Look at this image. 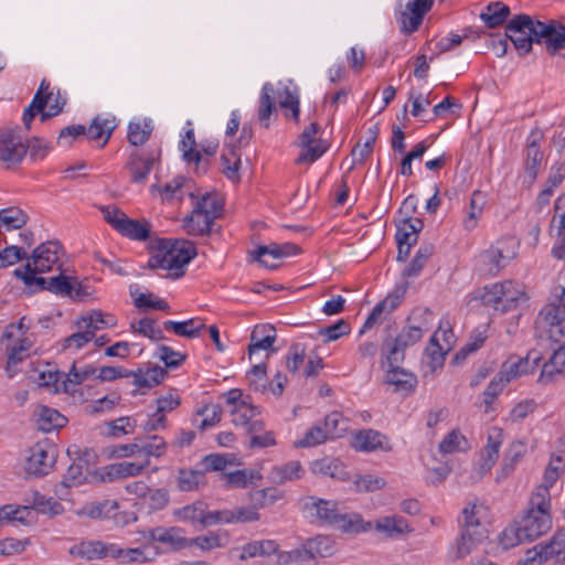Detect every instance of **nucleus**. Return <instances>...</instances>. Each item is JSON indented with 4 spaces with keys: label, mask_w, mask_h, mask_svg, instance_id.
I'll use <instances>...</instances> for the list:
<instances>
[{
    "label": "nucleus",
    "mask_w": 565,
    "mask_h": 565,
    "mask_svg": "<svg viewBox=\"0 0 565 565\" xmlns=\"http://www.w3.org/2000/svg\"><path fill=\"white\" fill-rule=\"evenodd\" d=\"M534 328L537 339L558 344L543 364L537 379L541 385L546 386L565 377V284L552 289L548 302L539 312Z\"/></svg>",
    "instance_id": "obj_1"
},
{
    "label": "nucleus",
    "mask_w": 565,
    "mask_h": 565,
    "mask_svg": "<svg viewBox=\"0 0 565 565\" xmlns=\"http://www.w3.org/2000/svg\"><path fill=\"white\" fill-rule=\"evenodd\" d=\"M551 527V494L546 486H539L523 513L514 521V529L510 531L514 539H509L505 530L500 537V544L507 550L519 543L532 542L546 534Z\"/></svg>",
    "instance_id": "obj_2"
},
{
    "label": "nucleus",
    "mask_w": 565,
    "mask_h": 565,
    "mask_svg": "<svg viewBox=\"0 0 565 565\" xmlns=\"http://www.w3.org/2000/svg\"><path fill=\"white\" fill-rule=\"evenodd\" d=\"M20 131L19 126L0 128V163L7 169L20 164L28 152V143Z\"/></svg>",
    "instance_id": "obj_3"
},
{
    "label": "nucleus",
    "mask_w": 565,
    "mask_h": 565,
    "mask_svg": "<svg viewBox=\"0 0 565 565\" xmlns=\"http://www.w3.org/2000/svg\"><path fill=\"white\" fill-rule=\"evenodd\" d=\"M57 458L56 446L42 440L34 444L25 459L24 469L28 475L33 477H43L51 472Z\"/></svg>",
    "instance_id": "obj_4"
},
{
    "label": "nucleus",
    "mask_w": 565,
    "mask_h": 565,
    "mask_svg": "<svg viewBox=\"0 0 565 565\" xmlns=\"http://www.w3.org/2000/svg\"><path fill=\"white\" fill-rule=\"evenodd\" d=\"M532 29H534V21L527 14L514 15L505 26L504 36L513 43L521 55L527 54L532 50L534 43Z\"/></svg>",
    "instance_id": "obj_5"
},
{
    "label": "nucleus",
    "mask_w": 565,
    "mask_h": 565,
    "mask_svg": "<svg viewBox=\"0 0 565 565\" xmlns=\"http://www.w3.org/2000/svg\"><path fill=\"white\" fill-rule=\"evenodd\" d=\"M397 244V260H404L418 241V234L423 230L424 223L417 217H406L395 222Z\"/></svg>",
    "instance_id": "obj_6"
},
{
    "label": "nucleus",
    "mask_w": 565,
    "mask_h": 565,
    "mask_svg": "<svg viewBox=\"0 0 565 565\" xmlns=\"http://www.w3.org/2000/svg\"><path fill=\"white\" fill-rule=\"evenodd\" d=\"M430 10L431 0H408L405 9L397 15L401 32L408 35L417 31Z\"/></svg>",
    "instance_id": "obj_7"
},
{
    "label": "nucleus",
    "mask_w": 565,
    "mask_h": 565,
    "mask_svg": "<svg viewBox=\"0 0 565 565\" xmlns=\"http://www.w3.org/2000/svg\"><path fill=\"white\" fill-rule=\"evenodd\" d=\"M63 255V246L57 241H47L39 245L29 257L28 263L39 271L51 270L54 265L61 268L60 259Z\"/></svg>",
    "instance_id": "obj_8"
},
{
    "label": "nucleus",
    "mask_w": 565,
    "mask_h": 565,
    "mask_svg": "<svg viewBox=\"0 0 565 565\" xmlns=\"http://www.w3.org/2000/svg\"><path fill=\"white\" fill-rule=\"evenodd\" d=\"M359 352L362 358H374L380 352V367L384 372L382 382L388 384V326L381 328L380 334H375V339L366 341L360 345Z\"/></svg>",
    "instance_id": "obj_9"
},
{
    "label": "nucleus",
    "mask_w": 565,
    "mask_h": 565,
    "mask_svg": "<svg viewBox=\"0 0 565 565\" xmlns=\"http://www.w3.org/2000/svg\"><path fill=\"white\" fill-rule=\"evenodd\" d=\"M168 241H170L172 245L171 248H169L170 266L175 268V271L170 274V276L173 279H178L184 275L183 267L196 256V248L194 244L188 239L168 238Z\"/></svg>",
    "instance_id": "obj_10"
},
{
    "label": "nucleus",
    "mask_w": 565,
    "mask_h": 565,
    "mask_svg": "<svg viewBox=\"0 0 565 565\" xmlns=\"http://www.w3.org/2000/svg\"><path fill=\"white\" fill-rule=\"evenodd\" d=\"M511 281H504L502 284H493L490 287H484L483 294L481 295V301L486 306H493L499 309L501 306L502 311L511 309L512 305L516 302V297L509 295Z\"/></svg>",
    "instance_id": "obj_11"
},
{
    "label": "nucleus",
    "mask_w": 565,
    "mask_h": 565,
    "mask_svg": "<svg viewBox=\"0 0 565 565\" xmlns=\"http://www.w3.org/2000/svg\"><path fill=\"white\" fill-rule=\"evenodd\" d=\"M183 530L178 526L163 527L157 526L149 530V540L168 545L173 551H179L189 546V540L184 537Z\"/></svg>",
    "instance_id": "obj_12"
},
{
    "label": "nucleus",
    "mask_w": 565,
    "mask_h": 565,
    "mask_svg": "<svg viewBox=\"0 0 565 565\" xmlns=\"http://www.w3.org/2000/svg\"><path fill=\"white\" fill-rule=\"evenodd\" d=\"M535 551L540 562L547 559L565 562V526L556 531L547 543L535 546Z\"/></svg>",
    "instance_id": "obj_13"
},
{
    "label": "nucleus",
    "mask_w": 565,
    "mask_h": 565,
    "mask_svg": "<svg viewBox=\"0 0 565 565\" xmlns=\"http://www.w3.org/2000/svg\"><path fill=\"white\" fill-rule=\"evenodd\" d=\"M89 454L86 451L83 455H78L73 462L68 466L66 473L63 477L61 486L64 488H71L83 484L87 479L89 472Z\"/></svg>",
    "instance_id": "obj_14"
},
{
    "label": "nucleus",
    "mask_w": 565,
    "mask_h": 565,
    "mask_svg": "<svg viewBox=\"0 0 565 565\" xmlns=\"http://www.w3.org/2000/svg\"><path fill=\"white\" fill-rule=\"evenodd\" d=\"M115 222V230L131 239L146 241L150 236L151 225L148 221L132 220L121 214L120 221Z\"/></svg>",
    "instance_id": "obj_15"
},
{
    "label": "nucleus",
    "mask_w": 565,
    "mask_h": 565,
    "mask_svg": "<svg viewBox=\"0 0 565 565\" xmlns=\"http://www.w3.org/2000/svg\"><path fill=\"white\" fill-rule=\"evenodd\" d=\"M370 521H364L362 515L356 512L338 514L332 527L348 534L364 533L372 529Z\"/></svg>",
    "instance_id": "obj_16"
},
{
    "label": "nucleus",
    "mask_w": 565,
    "mask_h": 565,
    "mask_svg": "<svg viewBox=\"0 0 565 565\" xmlns=\"http://www.w3.org/2000/svg\"><path fill=\"white\" fill-rule=\"evenodd\" d=\"M418 380L414 373L391 364V386L395 393L404 397L409 396L415 392Z\"/></svg>",
    "instance_id": "obj_17"
},
{
    "label": "nucleus",
    "mask_w": 565,
    "mask_h": 565,
    "mask_svg": "<svg viewBox=\"0 0 565 565\" xmlns=\"http://www.w3.org/2000/svg\"><path fill=\"white\" fill-rule=\"evenodd\" d=\"M213 226L214 221L195 207L183 220L185 232L192 236H207L214 231Z\"/></svg>",
    "instance_id": "obj_18"
},
{
    "label": "nucleus",
    "mask_w": 565,
    "mask_h": 565,
    "mask_svg": "<svg viewBox=\"0 0 565 565\" xmlns=\"http://www.w3.org/2000/svg\"><path fill=\"white\" fill-rule=\"evenodd\" d=\"M170 502V494L166 488H149L141 501H136L140 511L151 514L163 510Z\"/></svg>",
    "instance_id": "obj_19"
},
{
    "label": "nucleus",
    "mask_w": 565,
    "mask_h": 565,
    "mask_svg": "<svg viewBox=\"0 0 565 565\" xmlns=\"http://www.w3.org/2000/svg\"><path fill=\"white\" fill-rule=\"evenodd\" d=\"M424 334L422 324H415L412 322V318L408 319L407 326L402 330L401 333L394 340L393 347H391V356L397 360L396 354L399 351L405 350L407 347L418 342Z\"/></svg>",
    "instance_id": "obj_20"
},
{
    "label": "nucleus",
    "mask_w": 565,
    "mask_h": 565,
    "mask_svg": "<svg viewBox=\"0 0 565 565\" xmlns=\"http://www.w3.org/2000/svg\"><path fill=\"white\" fill-rule=\"evenodd\" d=\"M170 241L168 238H159L151 244L152 255L148 260V267L151 269H167L171 274L175 271V268L170 266V253L171 248Z\"/></svg>",
    "instance_id": "obj_21"
},
{
    "label": "nucleus",
    "mask_w": 565,
    "mask_h": 565,
    "mask_svg": "<svg viewBox=\"0 0 565 565\" xmlns=\"http://www.w3.org/2000/svg\"><path fill=\"white\" fill-rule=\"evenodd\" d=\"M47 291L57 296H67L73 299H81V285L72 281L62 271L58 275L49 277Z\"/></svg>",
    "instance_id": "obj_22"
},
{
    "label": "nucleus",
    "mask_w": 565,
    "mask_h": 565,
    "mask_svg": "<svg viewBox=\"0 0 565 565\" xmlns=\"http://www.w3.org/2000/svg\"><path fill=\"white\" fill-rule=\"evenodd\" d=\"M149 463L150 460L147 458L138 462L122 461L113 463L107 468V479L111 481L114 479L138 476L149 466Z\"/></svg>",
    "instance_id": "obj_23"
},
{
    "label": "nucleus",
    "mask_w": 565,
    "mask_h": 565,
    "mask_svg": "<svg viewBox=\"0 0 565 565\" xmlns=\"http://www.w3.org/2000/svg\"><path fill=\"white\" fill-rule=\"evenodd\" d=\"M206 509V502L198 500L191 504L175 509L173 516L183 522H190L192 524L199 523L204 527Z\"/></svg>",
    "instance_id": "obj_24"
},
{
    "label": "nucleus",
    "mask_w": 565,
    "mask_h": 565,
    "mask_svg": "<svg viewBox=\"0 0 565 565\" xmlns=\"http://www.w3.org/2000/svg\"><path fill=\"white\" fill-rule=\"evenodd\" d=\"M384 436L373 429H363L353 434L351 446L358 451L370 452L383 444Z\"/></svg>",
    "instance_id": "obj_25"
},
{
    "label": "nucleus",
    "mask_w": 565,
    "mask_h": 565,
    "mask_svg": "<svg viewBox=\"0 0 565 565\" xmlns=\"http://www.w3.org/2000/svg\"><path fill=\"white\" fill-rule=\"evenodd\" d=\"M206 484L204 471L182 468L178 471L177 487L180 491H198Z\"/></svg>",
    "instance_id": "obj_26"
},
{
    "label": "nucleus",
    "mask_w": 565,
    "mask_h": 565,
    "mask_svg": "<svg viewBox=\"0 0 565 565\" xmlns=\"http://www.w3.org/2000/svg\"><path fill=\"white\" fill-rule=\"evenodd\" d=\"M484 539H487V530L478 529L470 533L468 530L461 531L456 542V558L460 559L469 555Z\"/></svg>",
    "instance_id": "obj_27"
},
{
    "label": "nucleus",
    "mask_w": 565,
    "mask_h": 565,
    "mask_svg": "<svg viewBox=\"0 0 565 565\" xmlns=\"http://www.w3.org/2000/svg\"><path fill=\"white\" fill-rule=\"evenodd\" d=\"M67 423L65 416L54 408L41 406L36 417V426L44 433H50L54 429L64 427Z\"/></svg>",
    "instance_id": "obj_28"
},
{
    "label": "nucleus",
    "mask_w": 565,
    "mask_h": 565,
    "mask_svg": "<svg viewBox=\"0 0 565 565\" xmlns=\"http://www.w3.org/2000/svg\"><path fill=\"white\" fill-rule=\"evenodd\" d=\"M510 15V8L501 1L490 2L484 11L480 13V19L484 24L494 29L502 25Z\"/></svg>",
    "instance_id": "obj_29"
},
{
    "label": "nucleus",
    "mask_w": 565,
    "mask_h": 565,
    "mask_svg": "<svg viewBox=\"0 0 565 565\" xmlns=\"http://www.w3.org/2000/svg\"><path fill=\"white\" fill-rule=\"evenodd\" d=\"M154 162L153 157H142L138 152H134L128 162V169L130 171V179L136 183H143Z\"/></svg>",
    "instance_id": "obj_30"
},
{
    "label": "nucleus",
    "mask_w": 565,
    "mask_h": 565,
    "mask_svg": "<svg viewBox=\"0 0 565 565\" xmlns=\"http://www.w3.org/2000/svg\"><path fill=\"white\" fill-rule=\"evenodd\" d=\"M540 132H532L531 140L526 146V160H525V172L534 181L537 177V168L543 160V152L541 151L537 140L540 139Z\"/></svg>",
    "instance_id": "obj_31"
},
{
    "label": "nucleus",
    "mask_w": 565,
    "mask_h": 565,
    "mask_svg": "<svg viewBox=\"0 0 565 565\" xmlns=\"http://www.w3.org/2000/svg\"><path fill=\"white\" fill-rule=\"evenodd\" d=\"M115 128V118H103L100 116H96L86 129L85 135H87L90 140H99L103 138L102 147H104L109 140Z\"/></svg>",
    "instance_id": "obj_32"
},
{
    "label": "nucleus",
    "mask_w": 565,
    "mask_h": 565,
    "mask_svg": "<svg viewBox=\"0 0 565 565\" xmlns=\"http://www.w3.org/2000/svg\"><path fill=\"white\" fill-rule=\"evenodd\" d=\"M275 89L270 83H265L262 87L258 106V119L265 128L269 127V118L276 110Z\"/></svg>",
    "instance_id": "obj_33"
},
{
    "label": "nucleus",
    "mask_w": 565,
    "mask_h": 565,
    "mask_svg": "<svg viewBox=\"0 0 565 565\" xmlns=\"http://www.w3.org/2000/svg\"><path fill=\"white\" fill-rule=\"evenodd\" d=\"M303 469L300 461L294 460L270 470L269 479L275 483H285L301 478Z\"/></svg>",
    "instance_id": "obj_34"
},
{
    "label": "nucleus",
    "mask_w": 565,
    "mask_h": 565,
    "mask_svg": "<svg viewBox=\"0 0 565 565\" xmlns=\"http://www.w3.org/2000/svg\"><path fill=\"white\" fill-rule=\"evenodd\" d=\"M163 328L168 331H173L179 337L194 339L200 335L201 331L205 328V324L195 319H189L185 321L168 320L163 322Z\"/></svg>",
    "instance_id": "obj_35"
},
{
    "label": "nucleus",
    "mask_w": 565,
    "mask_h": 565,
    "mask_svg": "<svg viewBox=\"0 0 565 565\" xmlns=\"http://www.w3.org/2000/svg\"><path fill=\"white\" fill-rule=\"evenodd\" d=\"M38 273L40 271L35 270V268H32L31 263H26L23 267L17 268L14 270V276L21 279L24 282V285L34 292L47 290L49 278L36 277L35 275Z\"/></svg>",
    "instance_id": "obj_36"
},
{
    "label": "nucleus",
    "mask_w": 565,
    "mask_h": 565,
    "mask_svg": "<svg viewBox=\"0 0 565 565\" xmlns=\"http://www.w3.org/2000/svg\"><path fill=\"white\" fill-rule=\"evenodd\" d=\"M278 103L280 108L289 109L290 117L298 122L300 115V99H299V89L297 86H285L277 94Z\"/></svg>",
    "instance_id": "obj_37"
},
{
    "label": "nucleus",
    "mask_w": 565,
    "mask_h": 565,
    "mask_svg": "<svg viewBox=\"0 0 565 565\" xmlns=\"http://www.w3.org/2000/svg\"><path fill=\"white\" fill-rule=\"evenodd\" d=\"M311 471L318 476L341 479L344 475V467L339 459L324 457L311 463Z\"/></svg>",
    "instance_id": "obj_38"
},
{
    "label": "nucleus",
    "mask_w": 565,
    "mask_h": 565,
    "mask_svg": "<svg viewBox=\"0 0 565 565\" xmlns=\"http://www.w3.org/2000/svg\"><path fill=\"white\" fill-rule=\"evenodd\" d=\"M523 455V445L521 443L511 444L510 448L504 455L501 469L497 472L495 482L500 483L505 480L514 470L515 465L519 462Z\"/></svg>",
    "instance_id": "obj_39"
},
{
    "label": "nucleus",
    "mask_w": 565,
    "mask_h": 565,
    "mask_svg": "<svg viewBox=\"0 0 565 565\" xmlns=\"http://www.w3.org/2000/svg\"><path fill=\"white\" fill-rule=\"evenodd\" d=\"M166 374L167 371L163 367L156 365L146 371L140 369L137 372L132 371L130 376H134L135 385L150 388L160 384L163 381Z\"/></svg>",
    "instance_id": "obj_40"
},
{
    "label": "nucleus",
    "mask_w": 565,
    "mask_h": 565,
    "mask_svg": "<svg viewBox=\"0 0 565 565\" xmlns=\"http://www.w3.org/2000/svg\"><path fill=\"white\" fill-rule=\"evenodd\" d=\"M280 244H269V245H260L256 249L249 252V257L253 262L259 263L262 266L268 269H276L278 267L277 263H268L265 257L270 256L274 260L281 259L280 254Z\"/></svg>",
    "instance_id": "obj_41"
},
{
    "label": "nucleus",
    "mask_w": 565,
    "mask_h": 565,
    "mask_svg": "<svg viewBox=\"0 0 565 565\" xmlns=\"http://www.w3.org/2000/svg\"><path fill=\"white\" fill-rule=\"evenodd\" d=\"M434 245L430 243L422 244L417 249L415 257L404 268L403 277H415L417 276L430 256L434 254Z\"/></svg>",
    "instance_id": "obj_42"
},
{
    "label": "nucleus",
    "mask_w": 565,
    "mask_h": 565,
    "mask_svg": "<svg viewBox=\"0 0 565 565\" xmlns=\"http://www.w3.org/2000/svg\"><path fill=\"white\" fill-rule=\"evenodd\" d=\"M278 561L289 565H310L315 562L307 542L298 548L279 552Z\"/></svg>",
    "instance_id": "obj_43"
},
{
    "label": "nucleus",
    "mask_w": 565,
    "mask_h": 565,
    "mask_svg": "<svg viewBox=\"0 0 565 565\" xmlns=\"http://www.w3.org/2000/svg\"><path fill=\"white\" fill-rule=\"evenodd\" d=\"M470 448L467 438L459 429H452L439 444V451L444 455L457 451H466Z\"/></svg>",
    "instance_id": "obj_44"
},
{
    "label": "nucleus",
    "mask_w": 565,
    "mask_h": 565,
    "mask_svg": "<svg viewBox=\"0 0 565 565\" xmlns=\"http://www.w3.org/2000/svg\"><path fill=\"white\" fill-rule=\"evenodd\" d=\"M227 488H246L255 479H262V475L255 470L238 469L223 475Z\"/></svg>",
    "instance_id": "obj_45"
},
{
    "label": "nucleus",
    "mask_w": 565,
    "mask_h": 565,
    "mask_svg": "<svg viewBox=\"0 0 565 565\" xmlns=\"http://www.w3.org/2000/svg\"><path fill=\"white\" fill-rule=\"evenodd\" d=\"M484 204V194L481 191H475L470 198L468 214L463 220V227L466 230L471 231L477 226L478 220L482 214Z\"/></svg>",
    "instance_id": "obj_46"
},
{
    "label": "nucleus",
    "mask_w": 565,
    "mask_h": 565,
    "mask_svg": "<svg viewBox=\"0 0 565 565\" xmlns=\"http://www.w3.org/2000/svg\"><path fill=\"white\" fill-rule=\"evenodd\" d=\"M28 222V215L21 209L11 206L0 210V226L8 231L19 230Z\"/></svg>",
    "instance_id": "obj_47"
},
{
    "label": "nucleus",
    "mask_w": 565,
    "mask_h": 565,
    "mask_svg": "<svg viewBox=\"0 0 565 565\" xmlns=\"http://www.w3.org/2000/svg\"><path fill=\"white\" fill-rule=\"evenodd\" d=\"M312 501V508L316 510L317 516L330 526L333 525L340 510L338 503L334 501L310 498Z\"/></svg>",
    "instance_id": "obj_48"
},
{
    "label": "nucleus",
    "mask_w": 565,
    "mask_h": 565,
    "mask_svg": "<svg viewBox=\"0 0 565 565\" xmlns=\"http://www.w3.org/2000/svg\"><path fill=\"white\" fill-rule=\"evenodd\" d=\"M387 299L388 296L382 299L373 308L371 313L367 316L364 324L362 326L360 334H364L373 329H375V334H380L381 328L388 326L387 323H385V317L383 316Z\"/></svg>",
    "instance_id": "obj_49"
},
{
    "label": "nucleus",
    "mask_w": 565,
    "mask_h": 565,
    "mask_svg": "<svg viewBox=\"0 0 565 565\" xmlns=\"http://www.w3.org/2000/svg\"><path fill=\"white\" fill-rule=\"evenodd\" d=\"M278 553V544L271 540L254 541L243 547L242 559L255 556H269Z\"/></svg>",
    "instance_id": "obj_50"
},
{
    "label": "nucleus",
    "mask_w": 565,
    "mask_h": 565,
    "mask_svg": "<svg viewBox=\"0 0 565 565\" xmlns=\"http://www.w3.org/2000/svg\"><path fill=\"white\" fill-rule=\"evenodd\" d=\"M130 295L134 298V305L140 310L156 309L167 311L170 308L166 300L154 297L151 292L145 294L130 289Z\"/></svg>",
    "instance_id": "obj_51"
},
{
    "label": "nucleus",
    "mask_w": 565,
    "mask_h": 565,
    "mask_svg": "<svg viewBox=\"0 0 565 565\" xmlns=\"http://www.w3.org/2000/svg\"><path fill=\"white\" fill-rule=\"evenodd\" d=\"M70 553L73 556L85 559H99L103 558V542L100 541H84L71 547Z\"/></svg>",
    "instance_id": "obj_52"
},
{
    "label": "nucleus",
    "mask_w": 565,
    "mask_h": 565,
    "mask_svg": "<svg viewBox=\"0 0 565 565\" xmlns=\"http://www.w3.org/2000/svg\"><path fill=\"white\" fill-rule=\"evenodd\" d=\"M152 129V125L148 120L131 121L128 125V141L132 146H141L149 140Z\"/></svg>",
    "instance_id": "obj_53"
},
{
    "label": "nucleus",
    "mask_w": 565,
    "mask_h": 565,
    "mask_svg": "<svg viewBox=\"0 0 565 565\" xmlns=\"http://www.w3.org/2000/svg\"><path fill=\"white\" fill-rule=\"evenodd\" d=\"M311 555L316 561L318 557H329L334 553V542L327 535H318L307 541Z\"/></svg>",
    "instance_id": "obj_54"
},
{
    "label": "nucleus",
    "mask_w": 565,
    "mask_h": 565,
    "mask_svg": "<svg viewBox=\"0 0 565 565\" xmlns=\"http://www.w3.org/2000/svg\"><path fill=\"white\" fill-rule=\"evenodd\" d=\"M222 172L232 182H238L241 179L239 167L241 158L234 149H230L228 153L221 156Z\"/></svg>",
    "instance_id": "obj_55"
},
{
    "label": "nucleus",
    "mask_w": 565,
    "mask_h": 565,
    "mask_svg": "<svg viewBox=\"0 0 565 565\" xmlns=\"http://www.w3.org/2000/svg\"><path fill=\"white\" fill-rule=\"evenodd\" d=\"M483 263L489 265V271L497 274L507 266L509 257L503 255V250L499 245H493L481 254Z\"/></svg>",
    "instance_id": "obj_56"
},
{
    "label": "nucleus",
    "mask_w": 565,
    "mask_h": 565,
    "mask_svg": "<svg viewBox=\"0 0 565 565\" xmlns=\"http://www.w3.org/2000/svg\"><path fill=\"white\" fill-rule=\"evenodd\" d=\"M118 503L113 500L90 503L84 507L83 513L92 519H106L113 516Z\"/></svg>",
    "instance_id": "obj_57"
},
{
    "label": "nucleus",
    "mask_w": 565,
    "mask_h": 565,
    "mask_svg": "<svg viewBox=\"0 0 565 565\" xmlns=\"http://www.w3.org/2000/svg\"><path fill=\"white\" fill-rule=\"evenodd\" d=\"M139 440L140 454H143L147 459L150 457H160L166 452L167 443L158 435H152L146 439Z\"/></svg>",
    "instance_id": "obj_58"
},
{
    "label": "nucleus",
    "mask_w": 565,
    "mask_h": 565,
    "mask_svg": "<svg viewBox=\"0 0 565 565\" xmlns=\"http://www.w3.org/2000/svg\"><path fill=\"white\" fill-rule=\"evenodd\" d=\"M194 207L215 222L221 215L223 205L216 194L206 193L196 201Z\"/></svg>",
    "instance_id": "obj_59"
},
{
    "label": "nucleus",
    "mask_w": 565,
    "mask_h": 565,
    "mask_svg": "<svg viewBox=\"0 0 565 565\" xmlns=\"http://www.w3.org/2000/svg\"><path fill=\"white\" fill-rule=\"evenodd\" d=\"M227 543V535L218 533H209L207 535L196 536L189 540V546H196L202 551H210L217 547H223Z\"/></svg>",
    "instance_id": "obj_60"
},
{
    "label": "nucleus",
    "mask_w": 565,
    "mask_h": 565,
    "mask_svg": "<svg viewBox=\"0 0 565 565\" xmlns=\"http://www.w3.org/2000/svg\"><path fill=\"white\" fill-rule=\"evenodd\" d=\"M259 414L258 406L249 405L246 402H241L236 407L231 411L234 425L247 426L250 419Z\"/></svg>",
    "instance_id": "obj_61"
},
{
    "label": "nucleus",
    "mask_w": 565,
    "mask_h": 565,
    "mask_svg": "<svg viewBox=\"0 0 565 565\" xmlns=\"http://www.w3.org/2000/svg\"><path fill=\"white\" fill-rule=\"evenodd\" d=\"M249 497L255 508L262 509L275 503L282 497V493L276 488H265L250 492Z\"/></svg>",
    "instance_id": "obj_62"
},
{
    "label": "nucleus",
    "mask_w": 565,
    "mask_h": 565,
    "mask_svg": "<svg viewBox=\"0 0 565 565\" xmlns=\"http://www.w3.org/2000/svg\"><path fill=\"white\" fill-rule=\"evenodd\" d=\"M558 22L551 20L548 22L534 21V29H532V36L534 43H544L547 47L552 41V36L556 30Z\"/></svg>",
    "instance_id": "obj_63"
},
{
    "label": "nucleus",
    "mask_w": 565,
    "mask_h": 565,
    "mask_svg": "<svg viewBox=\"0 0 565 565\" xmlns=\"http://www.w3.org/2000/svg\"><path fill=\"white\" fill-rule=\"evenodd\" d=\"M131 328L135 332L152 341H160L164 338L162 330L156 327V321L150 318L140 319L137 323H132Z\"/></svg>",
    "instance_id": "obj_64"
}]
</instances>
